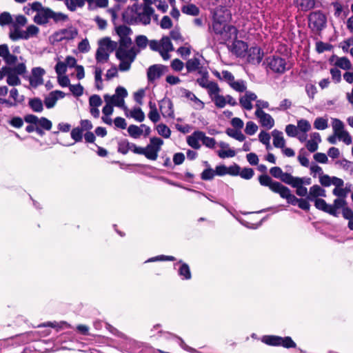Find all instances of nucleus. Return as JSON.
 Listing matches in <instances>:
<instances>
[{
	"mask_svg": "<svg viewBox=\"0 0 353 353\" xmlns=\"http://www.w3.org/2000/svg\"><path fill=\"white\" fill-rule=\"evenodd\" d=\"M116 57L118 59H122V60H130V56L128 53V51L123 48L119 47L116 50Z\"/></svg>",
	"mask_w": 353,
	"mask_h": 353,
	"instance_id": "864d4df0",
	"label": "nucleus"
},
{
	"mask_svg": "<svg viewBox=\"0 0 353 353\" xmlns=\"http://www.w3.org/2000/svg\"><path fill=\"white\" fill-rule=\"evenodd\" d=\"M199 139H201L202 143L209 148H214L216 141L214 138L206 137L203 132L201 131V133L198 134Z\"/></svg>",
	"mask_w": 353,
	"mask_h": 353,
	"instance_id": "72a5a7b5",
	"label": "nucleus"
},
{
	"mask_svg": "<svg viewBox=\"0 0 353 353\" xmlns=\"http://www.w3.org/2000/svg\"><path fill=\"white\" fill-rule=\"evenodd\" d=\"M128 96V92L125 88L119 86L115 90V94L112 96L108 94L104 95V100L105 103L108 102L114 106H123L124 103V98Z\"/></svg>",
	"mask_w": 353,
	"mask_h": 353,
	"instance_id": "7ed1b4c3",
	"label": "nucleus"
},
{
	"mask_svg": "<svg viewBox=\"0 0 353 353\" xmlns=\"http://www.w3.org/2000/svg\"><path fill=\"white\" fill-rule=\"evenodd\" d=\"M258 180L261 185L268 187L272 192L279 194L282 199H286L288 204L298 205L299 208L303 210H310V200L307 197L305 199H298L291 193L289 188L283 185L281 182L274 181L268 174L260 175Z\"/></svg>",
	"mask_w": 353,
	"mask_h": 353,
	"instance_id": "f257e3e1",
	"label": "nucleus"
},
{
	"mask_svg": "<svg viewBox=\"0 0 353 353\" xmlns=\"http://www.w3.org/2000/svg\"><path fill=\"white\" fill-rule=\"evenodd\" d=\"M149 43V40L145 35H138L135 38V43L139 50L145 49Z\"/></svg>",
	"mask_w": 353,
	"mask_h": 353,
	"instance_id": "a18cd8bd",
	"label": "nucleus"
},
{
	"mask_svg": "<svg viewBox=\"0 0 353 353\" xmlns=\"http://www.w3.org/2000/svg\"><path fill=\"white\" fill-rule=\"evenodd\" d=\"M266 63L269 68L276 73L283 74L289 70V68H287L285 59L278 56L268 57Z\"/></svg>",
	"mask_w": 353,
	"mask_h": 353,
	"instance_id": "20e7f679",
	"label": "nucleus"
},
{
	"mask_svg": "<svg viewBox=\"0 0 353 353\" xmlns=\"http://www.w3.org/2000/svg\"><path fill=\"white\" fill-rule=\"evenodd\" d=\"M13 30H10L9 33L10 39L13 41H17L19 39L28 40V36L25 34V30L20 29V27L17 25H12Z\"/></svg>",
	"mask_w": 353,
	"mask_h": 353,
	"instance_id": "aec40b11",
	"label": "nucleus"
},
{
	"mask_svg": "<svg viewBox=\"0 0 353 353\" xmlns=\"http://www.w3.org/2000/svg\"><path fill=\"white\" fill-rule=\"evenodd\" d=\"M272 134L274 146L277 148H283L285 145V141L283 138V132L275 129L272 132Z\"/></svg>",
	"mask_w": 353,
	"mask_h": 353,
	"instance_id": "4be33fe9",
	"label": "nucleus"
},
{
	"mask_svg": "<svg viewBox=\"0 0 353 353\" xmlns=\"http://www.w3.org/2000/svg\"><path fill=\"white\" fill-rule=\"evenodd\" d=\"M335 65L343 70H350L352 67L350 61L345 57L338 58Z\"/></svg>",
	"mask_w": 353,
	"mask_h": 353,
	"instance_id": "ea45409f",
	"label": "nucleus"
},
{
	"mask_svg": "<svg viewBox=\"0 0 353 353\" xmlns=\"http://www.w3.org/2000/svg\"><path fill=\"white\" fill-rule=\"evenodd\" d=\"M65 94L60 90H54L45 97L44 104L48 109L52 108L59 99H63Z\"/></svg>",
	"mask_w": 353,
	"mask_h": 353,
	"instance_id": "9d476101",
	"label": "nucleus"
},
{
	"mask_svg": "<svg viewBox=\"0 0 353 353\" xmlns=\"http://www.w3.org/2000/svg\"><path fill=\"white\" fill-rule=\"evenodd\" d=\"M110 53L102 46H99L95 54L97 62L99 63L107 62L109 60Z\"/></svg>",
	"mask_w": 353,
	"mask_h": 353,
	"instance_id": "b1692460",
	"label": "nucleus"
},
{
	"mask_svg": "<svg viewBox=\"0 0 353 353\" xmlns=\"http://www.w3.org/2000/svg\"><path fill=\"white\" fill-rule=\"evenodd\" d=\"M160 46L162 48V50L165 51L171 52L174 50L172 43L170 41V39L168 37H162V39H161Z\"/></svg>",
	"mask_w": 353,
	"mask_h": 353,
	"instance_id": "09e8293b",
	"label": "nucleus"
},
{
	"mask_svg": "<svg viewBox=\"0 0 353 353\" xmlns=\"http://www.w3.org/2000/svg\"><path fill=\"white\" fill-rule=\"evenodd\" d=\"M281 339L280 346L285 348H295L296 347V344L290 336L281 337Z\"/></svg>",
	"mask_w": 353,
	"mask_h": 353,
	"instance_id": "5fc2aeb1",
	"label": "nucleus"
},
{
	"mask_svg": "<svg viewBox=\"0 0 353 353\" xmlns=\"http://www.w3.org/2000/svg\"><path fill=\"white\" fill-rule=\"evenodd\" d=\"M117 43L112 41L109 37L103 38L99 41V46H102L109 52H112L117 50Z\"/></svg>",
	"mask_w": 353,
	"mask_h": 353,
	"instance_id": "5701e85b",
	"label": "nucleus"
},
{
	"mask_svg": "<svg viewBox=\"0 0 353 353\" xmlns=\"http://www.w3.org/2000/svg\"><path fill=\"white\" fill-rule=\"evenodd\" d=\"M55 72L58 76L64 74L67 71V64L62 61H58L55 65Z\"/></svg>",
	"mask_w": 353,
	"mask_h": 353,
	"instance_id": "338daca9",
	"label": "nucleus"
},
{
	"mask_svg": "<svg viewBox=\"0 0 353 353\" xmlns=\"http://www.w3.org/2000/svg\"><path fill=\"white\" fill-rule=\"evenodd\" d=\"M319 196L325 197V190L319 185H314L310 188L307 199L310 201H313L319 199Z\"/></svg>",
	"mask_w": 353,
	"mask_h": 353,
	"instance_id": "f3484780",
	"label": "nucleus"
},
{
	"mask_svg": "<svg viewBox=\"0 0 353 353\" xmlns=\"http://www.w3.org/2000/svg\"><path fill=\"white\" fill-rule=\"evenodd\" d=\"M255 115L259 119L260 123L262 126L271 129L274 125V119L272 116L263 110H256Z\"/></svg>",
	"mask_w": 353,
	"mask_h": 353,
	"instance_id": "9b49d317",
	"label": "nucleus"
},
{
	"mask_svg": "<svg viewBox=\"0 0 353 353\" xmlns=\"http://www.w3.org/2000/svg\"><path fill=\"white\" fill-rule=\"evenodd\" d=\"M37 124L39 125L38 127L46 130H50L52 127V123L51 121H50L46 117H41L39 119Z\"/></svg>",
	"mask_w": 353,
	"mask_h": 353,
	"instance_id": "052dcab7",
	"label": "nucleus"
},
{
	"mask_svg": "<svg viewBox=\"0 0 353 353\" xmlns=\"http://www.w3.org/2000/svg\"><path fill=\"white\" fill-rule=\"evenodd\" d=\"M206 89H208V94L211 99H212V97L219 94L221 91L218 84L214 81H210Z\"/></svg>",
	"mask_w": 353,
	"mask_h": 353,
	"instance_id": "4c0bfd02",
	"label": "nucleus"
},
{
	"mask_svg": "<svg viewBox=\"0 0 353 353\" xmlns=\"http://www.w3.org/2000/svg\"><path fill=\"white\" fill-rule=\"evenodd\" d=\"M0 72L2 73V74H4V77H8L11 72H17V74H26L27 72V69L24 63H20L14 67L8 65L3 66L0 69Z\"/></svg>",
	"mask_w": 353,
	"mask_h": 353,
	"instance_id": "f8f14e48",
	"label": "nucleus"
},
{
	"mask_svg": "<svg viewBox=\"0 0 353 353\" xmlns=\"http://www.w3.org/2000/svg\"><path fill=\"white\" fill-rule=\"evenodd\" d=\"M46 71L41 67H35L32 70V77H30L29 81L31 86L37 88L43 83V76Z\"/></svg>",
	"mask_w": 353,
	"mask_h": 353,
	"instance_id": "1a4fd4ad",
	"label": "nucleus"
},
{
	"mask_svg": "<svg viewBox=\"0 0 353 353\" xmlns=\"http://www.w3.org/2000/svg\"><path fill=\"white\" fill-rule=\"evenodd\" d=\"M183 13L191 16H197L199 14V8L194 4L189 3L181 8Z\"/></svg>",
	"mask_w": 353,
	"mask_h": 353,
	"instance_id": "c756f323",
	"label": "nucleus"
},
{
	"mask_svg": "<svg viewBox=\"0 0 353 353\" xmlns=\"http://www.w3.org/2000/svg\"><path fill=\"white\" fill-rule=\"evenodd\" d=\"M115 30L117 34L119 35L120 38L128 36L131 34L132 32L131 28L125 25H120L119 26H117L115 28Z\"/></svg>",
	"mask_w": 353,
	"mask_h": 353,
	"instance_id": "37998d69",
	"label": "nucleus"
},
{
	"mask_svg": "<svg viewBox=\"0 0 353 353\" xmlns=\"http://www.w3.org/2000/svg\"><path fill=\"white\" fill-rule=\"evenodd\" d=\"M226 25L227 24L225 22H222L216 19H214L212 25L209 26V31L210 32H214L217 36L221 37L223 34V32H224Z\"/></svg>",
	"mask_w": 353,
	"mask_h": 353,
	"instance_id": "412c9836",
	"label": "nucleus"
},
{
	"mask_svg": "<svg viewBox=\"0 0 353 353\" xmlns=\"http://www.w3.org/2000/svg\"><path fill=\"white\" fill-rule=\"evenodd\" d=\"M232 47V52L238 57L244 56L248 49L247 43L237 39L234 40Z\"/></svg>",
	"mask_w": 353,
	"mask_h": 353,
	"instance_id": "2eb2a0df",
	"label": "nucleus"
},
{
	"mask_svg": "<svg viewBox=\"0 0 353 353\" xmlns=\"http://www.w3.org/2000/svg\"><path fill=\"white\" fill-rule=\"evenodd\" d=\"M157 130L159 135L163 137L168 139L170 137L171 130L170 128L163 123H160L157 125Z\"/></svg>",
	"mask_w": 353,
	"mask_h": 353,
	"instance_id": "79ce46f5",
	"label": "nucleus"
},
{
	"mask_svg": "<svg viewBox=\"0 0 353 353\" xmlns=\"http://www.w3.org/2000/svg\"><path fill=\"white\" fill-rule=\"evenodd\" d=\"M314 128L323 130L328 127L327 119L323 117H317L314 122Z\"/></svg>",
	"mask_w": 353,
	"mask_h": 353,
	"instance_id": "49530a36",
	"label": "nucleus"
},
{
	"mask_svg": "<svg viewBox=\"0 0 353 353\" xmlns=\"http://www.w3.org/2000/svg\"><path fill=\"white\" fill-rule=\"evenodd\" d=\"M313 201L314 202V206L316 209L326 212L330 215H336L335 211L331 208V204H327L324 199H317Z\"/></svg>",
	"mask_w": 353,
	"mask_h": 353,
	"instance_id": "6ab92c4d",
	"label": "nucleus"
},
{
	"mask_svg": "<svg viewBox=\"0 0 353 353\" xmlns=\"http://www.w3.org/2000/svg\"><path fill=\"white\" fill-rule=\"evenodd\" d=\"M24 74H17V72H11L6 79V82L9 85L15 86L21 84V79L19 75H23Z\"/></svg>",
	"mask_w": 353,
	"mask_h": 353,
	"instance_id": "c9c22d12",
	"label": "nucleus"
},
{
	"mask_svg": "<svg viewBox=\"0 0 353 353\" xmlns=\"http://www.w3.org/2000/svg\"><path fill=\"white\" fill-rule=\"evenodd\" d=\"M332 128L334 133L338 135L341 132H344V124L339 119H332Z\"/></svg>",
	"mask_w": 353,
	"mask_h": 353,
	"instance_id": "8fccbe9b",
	"label": "nucleus"
},
{
	"mask_svg": "<svg viewBox=\"0 0 353 353\" xmlns=\"http://www.w3.org/2000/svg\"><path fill=\"white\" fill-rule=\"evenodd\" d=\"M12 15L8 12H3L0 14V26H6L12 23Z\"/></svg>",
	"mask_w": 353,
	"mask_h": 353,
	"instance_id": "c03bdc74",
	"label": "nucleus"
},
{
	"mask_svg": "<svg viewBox=\"0 0 353 353\" xmlns=\"http://www.w3.org/2000/svg\"><path fill=\"white\" fill-rule=\"evenodd\" d=\"M130 117H132L139 122H142L145 119L144 112L140 108H134L130 112Z\"/></svg>",
	"mask_w": 353,
	"mask_h": 353,
	"instance_id": "58836bf2",
	"label": "nucleus"
},
{
	"mask_svg": "<svg viewBox=\"0 0 353 353\" xmlns=\"http://www.w3.org/2000/svg\"><path fill=\"white\" fill-rule=\"evenodd\" d=\"M350 191V185L349 187L346 185L345 188H334L332 194L338 197L345 198Z\"/></svg>",
	"mask_w": 353,
	"mask_h": 353,
	"instance_id": "4d7b16f0",
	"label": "nucleus"
},
{
	"mask_svg": "<svg viewBox=\"0 0 353 353\" xmlns=\"http://www.w3.org/2000/svg\"><path fill=\"white\" fill-rule=\"evenodd\" d=\"M31 8L34 11L37 12V14L34 17V21L38 25H41V23L39 22V19H37V17H41V14L43 13L44 10L48 9L49 8L43 7L41 3L38 1L33 2L32 3ZM40 21H43V19L41 18Z\"/></svg>",
	"mask_w": 353,
	"mask_h": 353,
	"instance_id": "393cba45",
	"label": "nucleus"
},
{
	"mask_svg": "<svg viewBox=\"0 0 353 353\" xmlns=\"http://www.w3.org/2000/svg\"><path fill=\"white\" fill-rule=\"evenodd\" d=\"M70 135L75 142H80L83 138V130L79 127L74 128L72 130Z\"/></svg>",
	"mask_w": 353,
	"mask_h": 353,
	"instance_id": "bf43d9fd",
	"label": "nucleus"
},
{
	"mask_svg": "<svg viewBox=\"0 0 353 353\" xmlns=\"http://www.w3.org/2000/svg\"><path fill=\"white\" fill-rule=\"evenodd\" d=\"M237 34L238 30L236 29V28L232 25L227 24L224 30V32H223V34L220 37V39L225 41L230 40H235L236 39H237Z\"/></svg>",
	"mask_w": 353,
	"mask_h": 353,
	"instance_id": "4468645a",
	"label": "nucleus"
},
{
	"mask_svg": "<svg viewBox=\"0 0 353 353\" xmlns=\"http://www.w3.org/2000/svg\"><path fill=\"white\" fill-rule=\"evenodd\" d=\"M254 172L252 168H244L241 171L240 170L239 174L241 178L249 180L253 177Z\"/></svg>",
	"mask_w": 353,
	"mask_h": 353,
	"instance_id": "680f3d73",
	"label": "nucleus"
},
{
	"mask_svg": "<svg viewBox=\"0 0 353 353\" xmlns=\"http://www.w3.org/2000/svg\"><path fill=\"white\" fill-rule=\"evenodd\" d=\"M41 18L43 19V21L39 20V22L41 23V25L48 23L49 19H52L54 23L65 21L68 19V15L62 12H54L50 8L44 10L43 13L41 14ZM37 19H39V17H37ZM40 19L41 17H39V19Z\"/></svg>",
	"mask_w": 353,
	"mask_h": 353,
	"instance_id": "423d86ee",
	"label": "nucleus"
},
{
	"mask_svg": "<svg viewBox=\"0 0 353 353\" xmlns=\"http://www.w3.org/2000/svg\"><path fill=\"white\" fill-rule=\"evenodd\" d=\"M69 88L71 92L75 97H80L83 93V88L80 83L77 85H70Z\"/></svg>",
	"mask_w": 353,
	"mask_h": 353,
	"instance_id": "0e129e2a",
	"label": "nucleus"
},
{
	"mask_svg": "<svg viewBox=\"0 0 353 353\" xmlns=\"http://www.w3.org/2000/svg\"><path fill=\"white\" fill-rule=\"evenodd\" d=\"M28 105L33 112H41L43 110V105L42 101L39 98L30 99Z\"/></svg>",
	"mask_w": 353,
	"mask_h": 353,
	"instance_id": "cd10ccee",
	"label": "nucleus"
},
{
	"mask_svg": "<svg viewBox=\"0 0 353 353\" xmlns=\"http://www.w3.org/2000/svg\"><path fill=\"white\" fill-rule=\"evenodd\" d=\"M131 145L132 143L129 142L127 139H123L118 143V150L119 153L126 154L129 150L132 151Z\"/></svg>",
	"mask_w": 353,
	"mask_h": 353,
	"instance_id": "2f4dec72",
	"label": "nucleus"
},
{
	"mask_svg": "<svg viewBox=\"0 0 353 353\" xmlns=\"http://www.w3.org/2000/svg\"><path fill=\"white\" fill-rule=\"evenodd\" d=\"M297 126L293 124H288L285 127V132L288 137H296L298 134Z\"/></svg>",
	"mask_w": 353,
	"mask_h": 353,
	"instance_id": "774afa93",
	"label": "nucleus"
},
{
	"mask_svg": "<svg viewBox=\"0 0 353 353\" xmlns=\"http://www.w3.org/2000/svg\"><path fill=\"white\" fill-rule=\"evenodd\" d=\"M175 257L172 256H166V255H159L157 256L151 257L146 260L145 263H151V262H157V261H175Z\"/></svg>",
	"mask_w": 353,
	"mask_h": 353,
	"instance_id": "3c124183",
	"label": "nucleus"
},
{
	"mask_svg": "<svg viewBox=\"0 0 353 353\" xmlns=\"http://www.w3.org/2000/svg\"><path fill=\"white\" fill-rule=\"evenodd\" d=\"M160 110L164 117L174 118L173 104L170 99H163L160 101Z\"/></svg>",
	"mask_w": 353,
	"mask_h": 353,
	"instance_id": "dca6fc26",
	"label": "nucleus"
},
{
	"mask_svg": "<svg viewBox=\"0 0 353 353\" xmlns=\"http://www.w3.org/2000/svg\"><path fill=\"white\" fill-rule=\"evenodd\" d=\"M230 87L239 92H243L246 90L245 82L243 80H239L236 81H234L230 83Z\"/></svg>",
	"mask_w": 353,
	"mask_h": 353,
	"instance_id": "6e6d98bb",
	"label": "nucleus"
},
{
	"mask_svg": "<svg viewBox=\"0 0 353 353\" xmlns=\"http://www.w3.org/2000/svg\"><path fill=\"white\" fill-rule=\"evenodd\" d=\"M258 130L257 125L253 121H248L246 123L245 132L248 135H253Z\"/></svg>",
	"mask_w": 353,
	"mask_h": 353,
	"instance_id": "e2e57ef3",
	"label": "nucleus"
},
{
	"mask_svg": "<svg viewBox=\"0 0 353 353\" xmlns=\"http://www.w3.org/2000/svg\"><path fill=\"white\" fill-rule=\"evenodd\" d=\"M89 104L91 107L98 108L102 104V100L99 95L93 94L89 99Z\"/></svg>",
	"mask_w": 353,
	"mask_h": 353,
	"instance_id": "69168bd1",
	"label": "nucleus"
},
{
	"mask_svg": "<svg viewBox=\"0 0 353 353\" xmlns=\"http://www.w3.org/2000/svg\"><path fill=\"white\" fill-rule=\"evenodd\" d=\"M247 61L254 65L259 64L263 57V52L258 46L252 47L247 50Z\"/></svg>",
	"mask_w": 353,
	"mask_h": 353,
	"instance_id": "6e6552de",
	"label": "nucleus"
},
{
	"mask_svg": "<svg viewBox=\"0 0 353 353\" xmlns=\"http://www.w3.org/2000/svg\"><path fill=\"white\" fill-rule=\"evenodd\" d=\"M128 132L129 133L130 137L137 139L139 138L143 134V130L140 127L132 124L129 125L128 128Z\"/></svg>",
	"mask_w": 353,
	"mask_h": 353,
	"instance_id": "a19ab883",
	"label": "nucleus"
},
{
	"mask_svg": "<svg viewBox=\"0 0 353 353\" xmlns=\"http://www.w3.org/2000/svg\"><path fill=\"white\" fill-rule=\"evenodd\" d=\"M347 207V201H345V198L339 197L333 201V204L331 205V208L333 209L336 212V215H332L334 217H338L339 215V212H338L339 209Z\"/></svg>",
	"mask_w": 353,
	"mask_h": 353,
	"instance_id": "a878e982",
	"label": "nucleus"
},
{
	"mask_svg": "<svg viewBox=\"0 0 353 353\" xmlns=\"http://www.w3.org/2000/svg\"><path fill=\"white\" fill-rule=\"evenodd\" d=\"M225 133L229 137L234 138L239 141H243L245 139V135L240 131V130L228 128L225 130Z\"/></svg>",
	"mask_w": 353,
	"mask_h": 353,
	"instance_id": "473e14b6",
	"label": "nucleus"
},
{
	"mask_svg": "<svg viewBox=\"0 0 353 353\" xmlns=\"http://www.w3.org/2000/svg\"><path fill=\"white\" fill-rule=\"evenodd\" d=\"M168 67L161 64H154L150 66L147 71L148 81L153 82L168 72Z\"/></svg>",
	"mask_w": 353,
	"mask_h": 353,
	"instance_id": "0eeeda50",
	"label": "nucleus"
},
{
	"mask_svg": "<svg viewBox=\"0 0 353 353\" xmlns=\"http://www.w3.org/2000/svg\"><path fill=\"white\" fill-rule=\"evenodd\" d=\"M201 133V131H195L191 137L188 138L187 142L190 146L192 148L198 150L201 148V145L199 143V141H201V139H199L198 134Z\"/></svg>",
	"mask_w": 353,
	"mask_h": 353,
	"instance_id": "c85d7f7f",
	"label": "nucleus"
},
{
	"mask_svg": "<svg viewBox=\"0 0 353 353\" xmlns=\"http://www.w3.org/2000/svg\"><path fill=\"white\" fill-rule=\"evenodd\" d=\"M215 176L214 170L211 168H205L201 174V179L203 181H211Z\"/></svg>",
	"mask_w": 353,
	"mask_h": 353,
	"instance_id": "603ef678",
	"label": "nucleus"
},
{
	"mask_svg": "<svg viewBox=\"0 0 353 353\" xmlns=\"http://www.w3.org/2000/svg\"><path fill=\"white\" fill-rule=\"evenodd\" d=\"M315 6V0H298V8L302 11H308Z\"/></svg>",
	"mask_w": 353,
	"mask_h": 353,
	"instance_id": "7c9ffc66",
	"label": "nucleus"
},
{
	"mask_svg": "<svg viewBox=\"0 0 353 353\" xmlns=\"http://www.w3.org/2000/svg\"><path fill=\"white\" fill-rule=\"evenodd\" d=\"M179 265L178 269V275L182 280H190L192 278V274L190 266L188 263L183 262L182 260H179L177 263L174 264V268Z\"/></svg>",
	"mask_w": 353,
	"mask_h": 353,
	"instance_id": "ddd939ff",
	"label": "nucleus"
},
{
	"mask_svg": "<svg viewBox=\"0 0 353 353\" xmlns=\"http://www.w3.org/2000/svg\"><path fill=\"white\" fill-rule=\"evenodd\" d=\"M94 0H64L67 8L72 12L76 10L77 7L82 8L85 5V1L88 3L89 7L94 3Z\"/></svg>",
	"mask_w": 353,
	"mask_h": 353,
	"instance_id": "a211bd4d",
	"label": "nucleus"
},
{
	"mask_svg": "<svg viewBox=\"0 0 353 353\" xmlns=\"http://www.w3.org/2000/svg\"><path fill=\"white\" fill-rule=\"evenodd\" d=\"M145 157L148 159L155 161L158 157V152L159 150L152 147V145L148 144L145 147Z\"/></svg>",
	"mask_w": 353,
	"mask_h": 353,
	"instance_id": "e433bc0d",
	"label": "nucleus"
},
{
	"mask_svg": "<svg viewBox=\"0 0 353 353\" xmlns=\"http://www.w3.org/2000/svg\"><path fill=\"white\" fill-rule=\"evenodd\" d=\"M212 101L214 103L215 105L219 108H223L226 105V99L223 95H216L212 97Z\"/></svg>",
	"mask_w": 353,
	"mask_h": 353,
	"instance_id": "13d9d810",
	"label": "nucleus"
},
{
	"mask_svg": "<svg viewBox=\"0 0 353 353\" xmlns=\"http://www.w3.org/2000/svg\"><path fill=\"white\" fill-rule=\"evenodd\" d=\"M154 9L149 5L134 3L123 12V21L129 25L147 26L150 23Z\"/></svg>",
	"mask_w": 353,
	"mask_h": 353,
	"instance_id": "f03ea898",
	"label": "nucleus"
},
{
	"mask_svg": "<svg viewBox=\"0 0 353 353\" xmlns=\"http://www.w3.org/2000/svg\"><path fill=\"white\" fill-rule=\"evenodd\" d=\"M309 26L316 31H321L326 26V16L321 11L312 12L309 16Z\"/></svg>",
	"mask_w": 353,
	"mask_h": 353,
	"instance_id": "39448f33",
	"label": "nucleus"
},
{
	"mask_svg": "<svg viewBox=\"0 0 353 353\" xmlns=\"http://www.w3.org/2000/svg\"><path fill=\"white\" fill-rule=\"evenodd\" d=\"M200 65V61L198 58L194 57L188 60L185 67L188 72H192L196 70Z\"/></svg>",
	"mask_w": 353,
	"mask_h": 353,
	"instance_id": "f704fd0d",
	"label": "nucleus"
},
{
	"mask_svg": "<svg viewBox=\"0 0 353 353\" xmlns=\"http://www.w3.org/2000/svg\"><path fill=\"white\" fill-rule=\"evenodd\" d=\"M281 336L274 335H266L263 336L261 341L264 343L271 346H280V341Z\"/></svg>",
	"mask_w": 353,
	"mask_h": 353,
	"instance_id": "bb28decb",
	"label": "nucleus"
},
{
	"mask_svg": "<svg viewBox=\"0 0 353 353\" xmlns=\"http://www.w3.org/2000/svg\"><path fill=\"white\" fill-rule=\"evenodd\" d=\"M298 131L300 130L304 133L310 131L311 129L310 123L306 119H300L297 121Z\"/></svg>",
	"mask_w": 353,
	"mask_h": 353,
	"instance_id": "de8ad7c7",
	"label": "nucleus"
}]
</instances>
